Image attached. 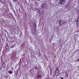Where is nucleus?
<instances>
[{"instance_id": "obj_1", "label": "nucleus", "mask_w": 79, "mask_h": 79, "mask_svg": "<svg viewBox=\"0 0 79 79\" xmlns=\"http://www.w3.org/2000/svg\"><path fill=\"white\" fill-rule=\"evenodd\" d=\"M60 5H64L66 3L65 0H60L59 2Z\"/></svg>"}, {"instance_id": "obj_2", "label": "nucleus", "mask_w": 79, "mask_h": 79, "mask_svg": "<svg viewBox=\"0 0 79 79\" xmlns=\"http://www.w3.org/2000/svg\"><path fill=\"white\" fill-rule=\"evenodd\" d=\"M59 73L60 72L59 71V70H58V67H57L56 70L55 74L56 76H58Z\"/></svg>"}, {"instance_id": "obj_3", "label": "nucleus", "mask_w": 79, "mask_h": 79, "mask_svg": "<svg viewBox=\"0 0 79 79\" xmlns=\"http://www.w3.org/2000/svg\"><path fill=\"white\" fill-rule=\"evenodd\" d=\"M77 27L79 26V18H77Z\"/></svg>"}, {"instance_id": "obj_4", "label": "nucleus", "mask_w": 79, "mask_h": 79, "mask_svg": "<svg viewBox=\"0 0 79 79\" xmlns=\"http://www.w3.org/2000/svg\"><path fill=\"white\" fill-rule=\"evenodd\" d=\"M65 79H69V75L66 74L65 76Z\"/></svg>"}, {"instance_id": "obj_5", "label": "nucleus", "mask_w": 79, "mask_h": 79, "mask_svg": "<svg viewBox=\"0 0 79 79\" xmlns=\"http://www.w3.org/2000/svg\"><path fill=\"white\" fill-rule=\"evenodd\" d=\"M41 7L42 8H45V4L44 3H42L41 5Z\"/></svg>"}, {"instance_id": "obj_6", "label": "nucleus", "mask_w": 79, "mask_h": 79, "mask_svg": "<svg viewBox=\"0 0 79 79\" xmlns=\"http://www.w3.org/2000/svg\"><path fill=\"white\" fill-rule=\"evenodd\" d=\"M67 9H68V10H69L70 9V7H69V5L67 6V7H66Z\"/></svg>"}, {"instance_id": "obj_7", "label": "nucleus", "mask_w": 79, "mask_h": 79, "mask_svg": "<svg viewBox=\"0 0 79 79\" xmlns=\"http://www.w3.org/2000/svg\"><path fill=\"white\" fill-rule=\"evenodd\" d=\"M8 73L9 74H12L13 73V71H9Z\"/></svg>"}, {"instance_id": "obj_8", "label": "nucleus", "mask_w": 79, "mask_h": 79, "mask_svg": "<svg viewBox=\"0 0 79 79\" xmlns=\"http://www.w3.org/2000/svg\"><path fill=\"white\" fill-rule=\"evenodd\" d=\"M62 23L63 24H64V23H66V21L65 20H63L62 21Z\"/></svg>"}, {"instance_id": "obj_9", "label": "nucleus", "mask_w": 79, "mask_h": 79, "mask_svg": "<svg viewBox=\"0 0 79 79\" xmlns=\"http://www.w3.org/2000/svg\"><path fill=\"white\" fill-rule=\"evenodd\" d=\"M38 77L39 78H40L41 77H42V75H38Z\"/></svg>"}, {"instance_id": "obj_10", "label": "nucleus", "mask_w": 79, "mask_h": 79, "mask_svg": "<svg viewBox=\"0 0 79 79\" xmlns=\"http://www.w3.org/2000/svg\"><path fill=\"white\" fill-rule=\"evenodd\" d=\"M77 61H79V59H78L77 60Z\"/></svg>"}, {"instance_id": "obj_11", "label": "nucleus", "mask_w": 79, "mask_h": 79, "mask_svg": "<svg viewBox=\"0 0 79 79\" xmlns=\"http://www.w3.org/2000/svg\"><path fill=\"white\" fill-rule=\"evenodd\" d=\"M40 10H38V13H40Z\"/></svg>"}, {"instance_id": "obj_12", "label": "nucleus", "mask_w": 79, "mask_h": 79, "mask_svg": "<svg viewBox=\"0 0 79 79\" xmlns=\"http://www.w3.org/2000/svg\"><path fill=\"white\" fill-rule=\"evenodd\" d=\"M35 69H37V67H36L35 68Z\"/></svg>"}, {"instance_id": "obj_13", "label": "nucleus", "mask_w": 79, "mask_h": 79, "mask_svg": "<svg viewBox=\"0 0 79 79\" xmlns=\"http://www.w3.org/2000/svg\"><path fill=\"white\" fill-rule=\"evenodd\" d=\"M16 0H14V1L16 2Z\"/></svg>"}, {"instance_id": "obj_14", "label": "nucleus", "mask_w": 79, "mask_h": 79, "mask_svg": "<svg viewBox=\"0 0 79 79\" xmlns=\"http://www.w3.org/2000/svg\"><path fill=\"white\" fill-rule=\"evenodd\" d=\"M35 27H36V25H35Z\"/></svg>"}]
</instances>
